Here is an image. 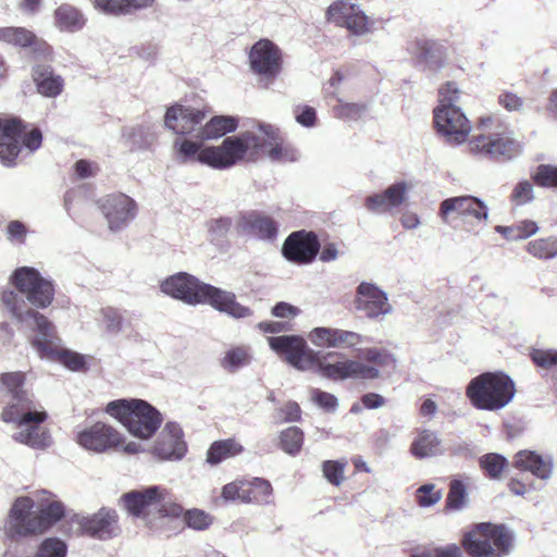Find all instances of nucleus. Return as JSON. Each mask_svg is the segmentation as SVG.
Wrapping results in <instances>:
<instances>
[{"label":"nucleus","instance_id":"nucleus-40","mask_svg":"<svg viewBox=\"0 0 557 557\" xmlns=\"http://www.w3.org/2000/svg\"><path fill=\"white\" fill-rule=\"evenodd\" d=\"M246 491V504L256 503L259 505H267L272 503V485L263 478L248 479Z\"/></svg>","mask_w":557,"mask_h":557},{"label":"nucleus","instance_id":"nucleus-18","mask_svg":"<svg viewBox=\"0 0 557 557\" xmlns=\"http://www.w3.org/2000/svg\"><path fill=\"white\" fill-rule=\"evenodd\" d=\"M188 450L182 426L174 421L165 423L152 446V455L161 461H180Z\"/></svg>","mask_w":557,"mask_h":557},{"label":"nucleus","instance_id":"nucleus-19","mask_svg":"<svg viewBox=\"0 0 557 557\" xmlns=\"http://www.w3.org/2000/svg\"><path fill=\"white\" fill-rule=\"evenodd\" d=\"M327 15L331 22L346 27L356 36L370 33L374 25V21L367 16L358 4L345 0L331 4Z\"/></svg>","mask_w":557,"mask_h":557},{"label":"nucleus","instance_id":"nucleus-39","mask_svg":"<svg viewBox=\"0 0 557 557\" xmlns=\"http://www.w3.org/2000/svg\"><path fill=\"white\" fill-rule=\"evenodd\" d=\"M441 441L435 432L423 430L411 444V454L419 459L440 453Z\"/></svg>","mask_w":557,"mask_h":557},{"label":"nucleus","instance_id":"nucleus-58","mask_svg":"<svg viewBox=\"0 0 557 557\" xmlns=\"http://www.w3.org/2000/svg\"><path fill=\"white\" fill-rule=\"evenodd\" d=\"M312 400L327 412H334L338 407V399L335 395L319 388L312 389Z\"/></svg>","mask_w":557,"mask_h":557},{"label":"nucleus","instance_id":"nucleus-5","mask_svg":"<svg viewBox=\"0 0 557 557\" xmlns=\"http://www.w3.org/2000/svg\"><path fill=\"white\" fill-rule=\"evenodd\" d=\"M106 412L115 418L128 433L140 440L151 438L160 429L162 413L139 398H120L107 404Z\"/></svg>","mask_w":557,"mask_h":557},{"label":"nucleus","instance_id":"nucleus-23","mask_svg":"<svg viewBox=\"0 0 557 557\" xmlns=\"http://www.w3.org/2000/svg\"><path fill=\"white\" fill-rule=\"evenodd\" d=\"M456 212L461 216H473L478 221H486L488 208L483 200L474 196H457L446 198L441 202L438 215L444 222L450 213Z\"/></svg>","mask_w":557,"mask_h":557},{"label":"nucleus","instance_id":"nucleus-52","mask_svg":"<svg viewBox=\"0 0 557 557\" xmlns=\"http://www.w3.org/2000/svg\"><path fill=\"white\" fill-rule=\"evenodd\" d=\"M335 114L341 119L358 120L368 111L364 103L341 102L335 107Z\"/></svg>","mask_w":557,"mask_h":557},{"label":"nucleus","instance_id":"nucleus-49","mask_svg":"<svg viewBox=\"0 0 557 557\" xmlns=\"http://www.w3.org/2000/svg\"><path fill=\"white\" fill-rule=\"evenodd\" d=\"M442 490H436L433 483H425L417 490V502L420 507L434 506L442 499Z\"/></svg>","mask_w":557,"mask_h":557},{"label":"nucleus","instance_id":"nucleus-21","mask_svg":"<svg viewBox=\"0 0 557 557\" xmlns=\"http://www.w3.org/2000/svg\"><path fill=\"white\" fill-rule=\"evenodd\" d=\"M124 437L113 426L96 422L77 433V443L87 450L103 453L120 446Z\"/></svg>","mask_w":557,"mask_h":557},{"label":"nucleus","instance_id":"nucleus-27","mask_svg":"<svg viewBox=\"0 0 557 557\" xmlns=\"http://www.w3.org/2000/svg\"><path fill=\"white\" fill-rule=\"evenodd\" d=\"M512 465L521 471L531 472L535 478L547 481L553 475L554 458L534 450H520L513 456Z\"/></svg>","mask_w":557,"mask_h":557},{"label":"nucleus","instance_id":"nucleus-38","mask_svg":"<svg viewBox=\"0 0 557 557\" xmlns=\"http://www.w3.org/2000/svg\"><path fill=\"white\" fill-rule=\"evenodd\" d=\"M468 505L469 495L465 482L459 479L451 480L445 499L444 511L446 513L462 511L468 507Z\"/></svg>","mask_w":557,"mask_h":557},{"label":"nucleus","instance_id":"nucleus-46","mask_svg":"<svg viewBox=\"0 0 557 557\" xmlns=\"http://www.w3.org/2000/svg\"><path fill=\"white\" fill-rule=\"evenodd\" d=\"M479 463L485 475L492 480L499 479L508 466L505 456L497 453H488L480 457Z\"/></svg>","mask_w":557,"mask_h":557},{"label":"nucleus","instance_id":"nucleus-24","mask_svg":"<svg viewBox=\"0 0 557 557\" xmlns=\"http://www.w3.org/2000/svg\"><path fill=\"white\" fill-rule=\"evenodd\" d=\"M78 524L86 534L101 541L116 536L120 530L116 511L104 507L92 516L82 517Z\"/></svg>","mask_w":557,"mask_h":557},{"label":"nucleus","instance_id":"nucleus-54","mask_svg":"<svg viewBox=\"0 0 557 557\" xmlns=\"http://www.w3.org/2000/svg\"><path fill=\"white\" fill-rule=\"evenodd\" d=\"M345 462L338 460H326L322 463L324 478L333 485L338 486L343 481Z\"/></svg>","mask_w":557,"mask_h":557},{"label":"nucleus","instance_id":"nucleus-60","mask_svg":"<svg viewBox=\"0 0 557 557\" xmlns=\"http://www.w3.org/2000/svg\"><path fill=\"white\" fill-rule=\"evenodd\" d=\"M7 239L17 244H24L27 235L26 225L20 220L10 221L5 230Z\"/></svg>","mask_w":557,"mask_h":557},{"label":"nucleus","instance_id":"nucleus-3","mask_svg":"<svg viewBox=\"0 0 557 557\" xmlns=\"http://www.w3.org/2000/svg\"><path fill=\"white\" fill-rule=\"evenodd\" d=\"M163 294L189 306L208 305L233 319L252 315V310L239 304L233 292L200 281L187 272H177L160 284Z\"/></svg>","mask_w":557,"mask_h":557},{"label":"nucleus","instance_id":"nucleus-16","mask_svg":"<svg viewBox=\"0 0 557 557\" xmlns=\"http://www.w3.org/2000/svg\"><path fill=\"white\" fill-rule=\"evenodd\" d=\"M321 249L319 237L312 231H295L284 240L281 253L286 261L297 265L311 264Z\"/></svg>","mask_w":557,"mask_h":557},{"label":"nucleus","instance_id":"nucleus-63","mask_svg":"<svg viewBox=\"0 0 557 557\" xmlns=\"http://www.w3.org/2000/svg\"><path fill=\"white\" fill-rule=\"evenodd\" d=\"M295 119L300 125L312 127L317 122L315 110L310 106L297 107L295 110Z\"/></svg>","mask_w":557,"mask_h":557},{"label":"nucleus","instance_id":"nucleus-33","mask_svg":"<svg viewBox=\"0 0 557 557\" xmlns=\"http://www.w3.org/2000/svg\"><path fill=\"white\" fill-rule=\"evenodd\" d=\"M233 226L231 216H219L206 222L208 242L219 251L226 252L231 246L228 234Z\"/></svg>","mask_w":557,"mask_h":557},{"label":"nucleus","instance_id":"nucleus-4","mask_svg":"<svg viewBox=\"0 0 557 557\" xmlns=\"http://www.w3.org/2000/svg\"><path fill=\"white\" fill-rule=\"evenodd\" d=\"M34 500L27 496L18 497L13 503L4 525V534L10 540L44 533L65 516L61 502H52L42 507L38 513L33 512Z\"/></svg>","mask_w":557,"mask_h":557},{"label":"nucleus","instance_id":"nucleus-28","mask_svg":"<svg viewBox=\"0 0 557 557\" xmlns=\"http://www.w3.org/2000/svg\"><path fill=\"white\" fill-rule=\"evenodd\" d=\"M492 528L491 522L475 523L473 530L463 534L461 544L465 550L472 557H503L488 539L487 531Z\"/></svg>","mask_w":557,"mask_h":557},{"label":"nucleus","instance_id":"nucleus-9","mask_svg":"<svg viewBox=\"0 0 557 557\" xmlns=\"http://www.w3.org/2000/svg\"><path fill=\"white\" fill-rule=\"evenodd\" d=\"M10 283L16 288L13 290L24 301L28 309L48 308L55 296L54 281L44 276L34 267H18L10 275Z\"/></svg>","mask_w":557,"mask_h":557},{"label":"nucleus","instance_id":"nucleus-20","mask_svg":"<svg viewBox=\"0 0 557 557\" xmlns=\"http://www.w3.org/2000/svg\"><path fill=\"white\" fill-rule=\"evenodd\" d=\"M281 50L269 39L258 40L250 49L251 70L265 78H274L281 71Z\"/></svg>","mask_w":557,"mask_h":557},{"label":"nucleus","instance_id":"nucleus-26","mask_svg":"<svg viewBox=\"0 0 557 557\" xmlns=\"http://www.w3.org/2000/svg\"><path fill=\"white\" fill-rule=\"evenodd\" d=\"M0 42L18 48H30L37 57L50 53L49 45L25 27H0Z\"/></svg>","mask_w":557,"mask_h":557},{"label":"nucleus","instance_id":"nucleus-6","mask_svg":"<svg viewBox=\"0 0 557 557\" xmlns=\"http://www.w3.org/2000/svg\"><path fill=\"white\" fill-rule=\"evenodd\" d=\"M460 90L455 83L448 82L438 90L440 103L434 109V124L445 143L458 146L466 143L471 124L462 110L457 106Z\"/></svg>","mask_w":557,"mask_h":557},{"label":"nucleus","instance_id":"nucleus-43","mask_svg":"<svg viewBox=\"0 0 557 557\" xmlns=\"http://www.w3.org/2000/svg\"><path fill=\"white\" fill-rule=\"evenodd\" d=\"M488 539L496 553L506 556L510 553L513 542V532L506 524L494 525L487 531Z\"/></svg>","mask_w":557,"mask_h":557},{"label":"nucleus","instance_id":"nucleus-44","mask_svg":"<svg viewBox=\"0 0 557 557\" xmlns=\"http://www.w3.org/2000/svg\"><path fill=\"white\" fill-rule=\"evenodd\" d=\"M358 357L370 363H374L375 368H389L394 370L396 368L395 357L386 349L383 348H364L358 349Z\"/></svg>","mask_w":557,"mask_h":557},{"label":"nucleus","instance_id":"nucleus-7","mask_svg":"<svg viewBox=\"0 0 557 557\" xmlns=\"http://www.w3.org/2000/svg\"><path fill=\"white\" fill-rule=\"evenodd\" d=\"M466 393L474 408L497 411L512 400L516 386L513 380L504 372H484L469 382Z\"/></svg>","mask_w":557,"mask_h":557},{"label":"nucleus","instance_id":"nucleus-41","mask_svg":"<svg viewBox=\"0 0 557 557\" xmlns=\"http://www.w3.org/2000/svg\"><path fill=\"white\" fill-rule=\"evenodd\" d=\"M89 176H73L72 187L64 195V206L67 211L70 207L79 200L92 199L95 197L94 185L86 181Z\"/></svg>","mask_w":557,"mask_h":557},{"label":"nucleus","instance_id":"nucleus-8","mask_svg":"<svg viewBox=\"0 0 557 557\" xmlns=\"http://www.w3.org/2000/svg\"><path fill=\"white\" fill-rule=\"evenodd\" d=\"M495 122L493 116L480 119L478 129L481 133L469 140L470 151L496 161L516 158L522 152L521 143L513 137L511 132Z\"/></svg>","mask_w":557,"mask_h":557},{"label":"nucleus","instance_id":"nucleus-17","mask_svg":"<svg viewBox=\"0 0 557 557\" xmlns=\"http://www.w3.org/2000/svg\"><path fill=\"white\" fill-rule=\"evenodd\" d=\"M354 306L357 311L362 312L370 320H377L393 311L387 293L376 284L369 282H361L357 286Z\"/></svg>","mask_w":557,"mask_h":557},{"label":"nucleus","instance_id":"nucleus-47","mask_svg":"<svg viewBox=\"0 0 557 557\" xmlns=\"http://www.w3.org/2000/svg\"><path fill=\"white\" fill-rule=\"evenodd\" d=\"M67 545L59 537H47L38 546L34 557H66Z\"/></svg>","mask_w":557,"mask_h":557},{"label":"nucleus","instance_id":"nucleus-14","mask_svg":"<svg viewBox=\"0 0 557 557\" xmlns=\"http://www.w3.org/2000/svg\"><path fill=\"white\" fill-rule=\"evenodd\" d=\"M98 207L111 232L117 233L126 228L136 218L138 207L129 196L117 193L98 200Z\"/></svg>","mask_w":557,"mask_h":557},{"label":"nucleus","instance_id":"nucleus-1","mask_svg":"<svg viewBox=\"0 0 557 557\" xmlns=\"http://www.w3.org/2000/svg\"><path fill=\"white\" fill-rule=\"evenodd\" d=\"M265 153L273 162L290 163L300 158V152L283 143H278L277 129L272 125H260L257 132L248 131L239 136L227 137L220 146L208 147L200 154L202 161L213 169L223 170L243 160Z\"/></svg>","mask_w":557,"mask_h":557},{"label":"nucleus","instance_id":"nucleus-64","mask_svg":"<svg viewBox=\"0 0 557 557\" xmlns=\"http://www.w3.org/2000/svg\"><path fill=\"white\" fill-rule=\"evenodd\" d=\"M461 548L457 544L436 547L432 554H422L414 557H461Z\"/></svg>","mask_w":557,"mask_h":557},{"label":"nucleus","instance_id":"nucleus-2","mask_svg":"<svg viewBox=\"0 0 557 557\" xmlns=\"http://www.w3.org/2000/svg\"><path fill=\"white\" fill-rule=\"evenodd\" d=\"M0 300L13 319L36 332L32 345L41 358L58 359L72 371H82L87 368L83 355L66 348H60V338L55 335L54 325L46 315L28 309L21 297L12 289L2 290Z\"/></svg>","mask_w":557,"mask_h":557},{"label":"nucleus","instance_id":"nucleus-55","mask_svg":"<svg viewBox=\"0 0 557 557\" xmlns=\"http://www.w3.org/2000/svg\"><path fill=\"white\" fill-rule=\"evenodd\" d=\"M184 521L189 528L195 530H205L211 523L209 515L199 509L186 510L184 512Z\"/></svg>","mask_w":557,"mask_h":557},{"label":"nucleus","instance_id":"nucleus-30","mask_svg":"<svg viewBox=\"0 0 557 557\" xmlns=\"http://www.w3.org/2000/svg\"><path fill=\"white\" fill-rule=\"evenodd\" d=\"M407 185L404 181L396 182L384 191L370 195L366 198V208L373 213H382L398 207L405 200Z\"/></svg>","mask_w":557,"mask_h":557},{"label":"nucleus","instance_id":"nucleus-15","mask_svg":"<svg viewBox=\"0 0 557 557\" xmlns=\"http://www.w3.org/2000/svg\"><path fill=\"white\" fill-rule=\"evenodd\" d=\"M21 419L14 420L12 423L17 426H25L24 430L16 432L12 438L21 444H24L33 449H46L51 445V435L49 431L41 428L40 424L48 419V413L45 410H37L35 407L18 414Z\"/></svg>","mask_w":557,"mask_h":557},{"label":"nucleus","instance_id":"nucleus-51","mask_svg":"<svg viewBox=\"0 0 557 557\" xmlns=\"http://www.w3.org/2000/svg\"><path fill=\"white\" fill-rule=\"evenodd\" d=\"M107 332L117 334L123 329L124 317L122 312L113 307H106L101 310Z\"/></svg>","mask_w":557,"mask_h":557},{"label":"nucleus","instance_id":"nucleus-37","mask_svg":"<svg viewBox=\"0 0 557 557\" xmlns=\"http://www.w3.org/2000/svg\"><path fill=\"white\" fill-rule=\"evenodd\" d=\"M243 450L244 447L234 438L215 441L209 446L206 460L211 466H218Z\"/></svg>","mask_w":557,"mask_h":557},{"label":"nucleus","instance_id":"nucleus-53","mask_svg":"<svg viewBox=\"0 0 557 557\" xmlns=\"http://www.w3.org/2000/svg\"><path fill=\"white\" fill-rule=\"evenodd\" d=\"M334 335L335 348H352L364 339L359 333L336 327H334Z\"/></svg>","mask_w":557,"mask_h":557},{"label":"nucleus","instance_id":"nucleus-13","mask_svg":"<svg viewBox=\"0 0 557 557\" xmlns=\"http://www.w3.org/2000/svg\"><path fill=\"white\" fill-rule=\"evenodd\" d=\"M318 358L317 363L313 364L315 372L321 376L334 380L344 381L347 379H362L370 380L380 376V369L362 363L358 360L346 359L344 361L329 362L327 360L334 357H343L344 355L337 351L322 352Z\"/></svg>","mask_w":557,"mask_h":557},{"label":"nucleus","instance_id":"nucleus-59","mask_svg":"<svg viewBox=\"0 0 557 557\" xmlns=\"http://www.w3.org/2000/svg\"><path fill=\"white\" fill-rule=\"evenodd\" d=\"M534 198L533 195V185L529 181L519 182L512 190L511 200L517 206L525 205L532 201Z\"/></svg>","mask_w":557,"mask_h":557},{"label":"nucleus","instance_id":"nucleus-57","mask_svg":"<svg viewBox=\"0 0 557 557\" xmlns=\"http://www.w3.org/2000/svg\"><path fill=\"white\" fill-rule=\"evenodd\" d=\"M531 358L537 367L549 369L557 366V349H533Z\"/></svg>","mask_w":557,"mask_h":557},{"label":"nucleus","instance_id":"nucleus-10","mask_svg":"<svg viewBox=\"0 0 557 557\" xmlns=\"http://www.w3.org/2000/svg\"><path fill=\"white\" fill-rule=\"evenodd\" d=\"M42 135L37 128L26 133V125L18 117H0V162L15 165L21 154H29L41 146Z\"/></svg>","mask_w":557,"mask_h":557},{"label":"nucleus","instance_id":"nucleus-50","mask_svg":"<svg viewBox=\"0 0 557 557\" xmlns=\"http://www.w3.org/2000/svg\"><path fill=\"white\" fill-rule=\"evenodd\" d=\"M309 341L312 345L322 348H335L334 327L318 326L309 333Z\"/></svg>","mask_w":557,"mask_h":557},{"label":"nucleus","instance_id":"nucleus-12","mask_svg":"<svg viewBox=\"0 0 557 557\" xmlns=\"http://www.w3.org/2000/svg\"><path fill=\"white\" fill-rule=\"evenodd\" d=\"M270 348L286 363L299 371L313 368L321 351L310 348L300 335H278L268 338Z\"/></svg>","mask_w":557,"mask_h":557},{"label":"nucleus","instance_id":"nucleus-11","mask_svg":"<svg viewBox=\"0 0 557 557\" xmlns=\"http://www.w3.org/2000/svg\"><path fill=\"white\" fill-rule=\"evenodd\" d=\"M0 392L9 398L1 412L3 422L21 419L18 414L36 407L33 393L26 388V374L22 371L1 373Z\"/></svg>","mask_w":557,"mask_h":557},{"label":"nucleus","instance_id":"nucleus-36","mask_svg":"<svg viewBox=\"0 0 557 557\" xmlns=\"http://www.w3.org/2000/svg\"><path fill=\"white\" fill-rule=\"evenodd\" d=\"M153 0H92L94 7L102 13L111 15L129 14L151 5Z\"/></svg>","mask_w":557,"mask_h":557},{"label":"nucleus","instance_id":"nucleus-29","mask_svg":"<svg viewBox=\"0 0 557 557\" xmlns=\"http://www.w3.org/2000/svg\"><path fill=\"white\" fill-rule=\"evenodd\" d=\"M160 493L159 485H150L141 490H133L121 496L126 511L134 517H146L153 511Z\"/></svg>","mask_w":557,"mask_h":557},{"label":"nucleus","instance_id":"nucleus-34","mask_svg":"<svg viewBox=\"0 0 557 557\" xmlns=\"http://www.w3.org/2000/svg\"><path fill=\"white\" fill-rule=\"evenodd\" d=\"M237 120L230 115H216L199 128L195 138L199 140H210L223 137L237 128Z\"/></svg>","mask_w":557,"mask_h":557},{"label":"nucleus","instance_id":"nucleus-61","mask_svg":"<svg viewBox=\"0 0 557 557\" xmlns=\"http://www.w3.org/2000/svg\"><path fill=\"white\" fill-rule=\"evenodd\" d=\"M175 147H177L178 152L184 158H191L197 154V160L201 163L208 164L212 166L209 162L202 161L200 159L201 152H203L207 148L200 150V146L197 143L190 141V140H176Z\"/></svg>","mask_w":557,"mask_h":557},{"label":"nucleus","instance_id":"nucleus-32","mask_svg":"<svg viewBox=\"0 0 557 557\" xmlns=\"http://www.w3.org/2000/svg\"><path fill=\"white\" fill-rule=\"evenodd\" d=\"M33 79L38 92L45 97L54 98L63 89V78L60 75H55L49 65H36L33 69Z\"/></svg>","mask_w":557,"mask_h":557},{"label":"nucleus","instance_id":"nucleus-45","mask_svg":"<svg viewBox=\"0 0 557 557\" xmlns=\"http://www.w3.org/2000/svg\"><path fill=\"white\" fill-rule=\"evenodd\" d=\"M527 250L533 257L541 260H549L557 257V237L534 239L528 243Z\"/></svg>","mask_w":557,"mask_h":557},{"label":"nucleus","instance_id":"nucleus-62","mask_svg":"<svg viewBox=\"0 0 557 557\" xmlns=\"http://www.w3.org/2000/svg\"><path fill=\"white\" fill-rule=\"evenodd\" d=\"M420 57L429 64L441 66L440 48L434 42L424 41L420 47Z\"/></svg>","mask_w":557,"mask_h":557},{"label":"nucleus","instance_id":"nucleus-42","mask_svg":"<svg viewBox=\"0 0 557 557\" xmlns=\"http://www.w3.org/2000/svg\"><path fill=\"white\" fill-rule=\"evenodd\" d=\"M278 447L287 455L297 456L304 445L305 434L298 426H289L281 431Z\"/></svg>","mask_w":557,"mask_h":557},{"label":"nucleus","instance_id":"nucleus-48","mask_svg":"<svg viewBox=\"0 0 557 557\" xmlns=\"http://www.w3.org/2000/svg\"><path fill=\"white\" fill-rule=\"evenodd\" d=\"M153 511H157L160 517L177 518L183 513V507L176 502L172 500L165 491L160 487L158 502L153 506Z\"/></svg>","mask_w":557,"mask_h":557},{"label":"nucleus","instance_id":"nucleus-31","mask_svg":"<svg viewBox=\"0 0 557 557\" xmlns=\"http://www.w3.org/2000/svg\"><path fill=\"white\" fill-rule=\"evenodd\" d=\"M253 351L249 345H232L220 359V367L227 373H237L251 366Z\"/></svg>","mask_w":557,"mask_h":557},{"label":"nucleus","instance_id":"nucleus-25","mask_svg":"<svg viewBox=\"0 0 557 557\" xmlns=\"http://www.w3.org/2000/svg\"><path fill=\"white\" fill-rule=\"evenodd\" d=\"M237 228L244 234L269 243L274 242L278 234L277 222L257 211L242 214L237 222Z\"/></svg>","mask_w":557,"mask_h":557},{"label":"nucleus","instance_id":"nucleus-22","mask_svg":"<svg viewBox=\"0 0 557 557\" xmlns=\"http://www.w3.org/2000/svg\"><path fill=\"white\" fill-rule=\"evenodd\" d=\"M207 112L193 107L174 104L166 110L164 125L176 134L185 135L198 133Z\"/></svg>","mask_w":557,"mask_h":557},{"label":"nucleus","instance_id":"nucleus-35","mask_svg":"<svg viewBox=\"0 0 557 557\" xmlns=\"http://www.w3.org/2000/svg\"><path fill=\"white\" fill-rule=\"evenodd\" d=\"M53 17L55 27L61 32H78L86 23L84 14L78 9L67 3L58 7Z\"/></svg>","mask_w":557,"mask_h":557},{"label":"nucleus","instance_id":"nucleus-56","mask_svg":"<svg viewBox=\"0 0 557 557\" xmlns=\"http://www.w3.org/2000/svg\"><path fill=\"white\" fill-rule=\"evenodd\" d=\"M246 486H247V480L227 483L222 488V496L226 500L239 499L243 503H246V496H247Z\"/></svg>","mask_w":557,"mask_h":557}]
</instances>
